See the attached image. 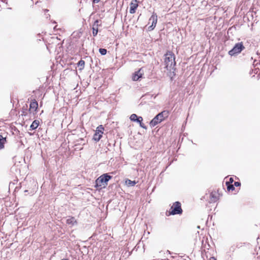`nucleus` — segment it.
<instances>
[{
  "label": "nucleus",
  "instance_id": "nucleus-5",
  "mask_svg": "<svg viewBox=\"0 0 260 260\" xmlns=\"http://www.w3.org/2000/svg\"><path fill=\"white\" fill-rule=\"evenodd\" d=\"M244 49V47L242 43H237L234 48L229 52V54L233 56L236 54L239 53L242 50Z\"/></svg>",
  "mask_w": 260,
  "mask_h": 260
},
{
  "label": "nucleus",
  "instance_id": "nucleus-24",
  "mask_svg": "<svg viewBox=\"0 0 260 260\" xmlns=\"http://www.w3.org/2000/svg\"><path fill=\"white\" fill-rule=\"evenodd\" d=\"M230 182H231V183H232V182H233V178H231L230 179Z\"/></svg>",
  "mask_w": 260,
  "mask_h": 260
},
{
  "label": "nucleus",
  "instance_id": "nucleus-18",
  "mask_svg": "<svg viewBox=\"0 0 260 260\" xmlns=\"http://www.w3.org/2000/svg\"><path fill=\"white\" fill-rule=\"evenodd\" d=\"M137 115L135 114H133L130 116V119L133 121H136L137 120Z\"/></svg>",
  "mask_w": 260,
  "mask_h": 260
},
{
  "label": "nucleus",
  "instance_id": "nucleus-1",
  "mask_svg": "<svg viewBox=\"0 0 260 260\" xmlns=\"http://www.w3.org/2000/svg\"><path fill=\"white\" fill-rule=\"evenodd\" d=\"M175 55L171 51H168L165 54V68L170 72L174 73L175 71L176 62L175 61Z\"/></svg>",
  "mask_w": 260,
  "mask_h": 260
},
{
  "label": "nucleus",
  "instance_id": "nucleus-14",
  "mask_svg": "<svg viewBox=\"0 0 260 260\" xmlns=\"http://www.w3.org/2000/svg\"><path fill=\"white\" fill-rule=\"evenodd\" d=\"M125 184L128 187L133 186L136 184V182L135 181H132L129 179H126L125 181Z\"/></svg>",
  "mask_w": 260,
  "mask_h": 260
},
{
  "label": "nucleus",
  "instance_id": "nucleus-21",
  "mask_svg": "<svg viewBox=\"0 0 260 260\" xmlns=\"http://www.w3.org/2000/svg\"><path fill=\"white\" fill-rule=\"evenodd\" d=\"M235 189L234 186L233 185H229L228 186V189L229 190H233Z\"/></svg>",
  "mask_w": 260,
  "mask_h": 260
},
{
  "label": "nucleus",
  "instance_id": "nucleus-12",
  "mask_svg": "<svg viewBox=\"0 0 260 260\" xmlns=\"http://www.w3.org/2000/svg\"><path fill=\"white\" fill-rule=\"evenodd\" d=\"M38 103L36 101L31 102L29 105V111L31 110H34L36 111L38 108Z\"/></svg>",
  "mask_w": 260,
  "mask_h": 260
},
{
  "label": "nucleus",
  "instance_id": "nucleus-3",
  "mask_svg": "<svg viewBox=\"0 0 260 260\" xmlns=\"http://www.w3.org/2000/svg\"><path fill=\"white\" fill-rule=\"evenodd\" d=\"M112 177L108 174H104L100 176L95 181L96 186L101 187H105L107 185L108 181Z\"/></svg>",
  "mask_w": 260,
  "mask_h": 260
},
{
  "label": "nucleus",
  "instance_id": "nucleus-16",
  "mask_svg": "<svg viewBox=\"0 0 260 260\" xmlns=\"http://www.w3.org/2000/svg\"><path fill=\"white\" fill-rule=\"evenodd\" d=\"M143 120V118L142 117H137V120L136 122L140 123V126L143 128H146V127L144 125V124L142 122Z\"/></svg>",
  "mask_w": 260,
  "mask_h": 260
},
{
  "label": "nucleus",
  "instance_id": "nucleus-20",
  "mask_svg": "<svg viewBox=\"0 0 260 260\" xmlns=\"http://www.w3.org/2000/svg\"><path fill=\"white\" fill-rule=\"evenodd\" d=\"M99 52L102 55H105L107 53V50L105 49L101 48L99 49Z\"/></svg>",
  "mask_w": 260,
  "mask_h": 260
},
{
  "label": "nucleus",
  "instance_id": "nucleus-4",
  "mask_svg": "<svg viewBox=\"0 0 260 260\" xmlns=\"http://www.w3.org/2000/svg\"><path fill=\"white\" fill-rule=\"evenodd\" d=\"M170 214L172 215L181 214L182 210L181 207V204L179 202H176L171 208Z\"/></svg>",
  "mask_w": 260,
  "mask_h": 260
},
{
  "label": "nucleus",
  "instance_id": "nucleus-25",
  "mask_svg": "<svg viewBox=\"0 0 260 260\" xmlns=\"http://www.w3.org/2000/svg\"><path fill=\"white\" fill-rule=\"evenodd\" d=\"M209 260H216L215 258L214 257H211L210 258Z\"/></svg>",
  "mask_w": 260,
  "mask_h": 260
},
{
  "label": "nucleus",
  "instance_id": "nucleus-7",
  "mask_svg": "<svg viewBox=\"0 0 260 260\" xmlns=\"http://www.w3.org/2000/svg\"><path fill=\"white\" fill-rule=\"evenodd\" d=\"M157 16L156 14L153 13L149 20V23L151 22V25L148 27L149 30H153L157 23Z\"/></svg>",
  "mask_w": 260,
  "mask_h": 260
},
{
  "label": "nucleus",
  "instance_id": "nucleus-26",
  "mask_svg": "<svg viewBox=\"0 0 260 260\" xmlns=\"http://www.w3.org/2000/svg\"><path fill=\"white\" fill-rule=\"evenodd\" d=\"M142 249H143V250H144V245L142 246Z\"/></svg>",
  "mask_w": 260,
  "mask_h": 260
},
{
  "label": "nucleus",
  "instance_id": "nucleus-8",
  "mask_svg": "<svg viewBox=\"0 0 260 260\" xmlns=\"http://www.w3.org/2000/svg\"><path fill=\"white\" fill-rule=\"evenodd\" d=\"M143 72L142 69H140L138 71L136 72L132 76V79L134 81H138L140 78L142 77Z\"/></svg>",
  "mask_w": 260,
  "mask_h": 260
},
{
  "label": "nucleus",
  "instance_id": "nucleus-15",
  "mask_svg": "<svg viewBox=\"0 0 260 260\" xmlns=\"http://www.w3.org/2000/svg\"><path fill=\"white\" fill-rule=\"evenodd\" d=\"M6 141V138L0 135V149L4 148V144L5 143Z\"/></svg>",
  "mask_w": 260,
  "mask_h": 260
},
{
  "label": "nucleus",
  "instance_id": "nucleus-10",
  "mask_svg": "<svg viewBox=\"0 0 260 260\" xmlns=\"http://www.w3.org/2000/svg\"><path fill=\"white\" fill-rule=\"evenodd\" d=\"M99 21L96 20L94 21L92 27V34L93 36H96L98 32V25Z\"/></svg>",
  "mask_w": 260,
  "mask_h": 260
},
{
  "label": "nucleus",
  "instance_id": "nucleus-22",
  "mask_svg": "<svg viewBox=\"0 0 260 260\" xmlns=\"http://www.w3.org/2000/svg\"><path fill=\"white\" fill-rule=\"evenodd\" d=\"M240 183L239 182H235L234 185L236 186H239L240 185Z\"/></svg>",
  "mask_w": 260,
  "mask_h": 260
},
{
  "label": "nucleus",
  "instance_id": "nucleus-23",
  "mask_svg": "<svg viewBox=\"0 0 260 260\" xmlns=\"http://www.w3.org/2000/svg\"><path fill=\"white\" fill-rule=\"evenodd\" d=\"M100 0H93V3H98Z\"/></svg>",
  "mask_w": 260,
  "mask_h": 260
},
{
  "label": "nucleus",
  "instance_id": "nucleus-9",
  "mask_svg": "<svg viewBox=\"0 0 260 260\" xmlns=\"http://www.w3.org/2000/svg\"><path fill=\"white\" fill-rule=\"evenodd\" d=\"M138 6V2L137 0L132 1L130 4L129 13L134 14L136 12V10Z\"/></svg>",
  "mask_w": 260,
  "mask_h": 260
},
{
  "label": "nucleus",
  "instance_id": "nucleus-13",
  "mask_svg": "<svg viewBox=\"0 0 260 260\" xmlns=\"http://www.w3.org/2000/svg\"><path fill=\"white\" fill-rule=\"evenodd\" d=\"M39 124V121L37 120H34L32 124L30 125V128L31 130L36 129Z\"/></svg>",
  "mask_w": 260,
  "mask_h": 260
},
{
  "label": "nucleus",
  "instance_id": "nucleus-19",
  "mask_svg": "<svg viewBox=\"0 0 260 260\" xmlns=\"http://www.w3.org/2000/svg\"><path fill=\"white\" fill-rule=\"evenodd\" d=\"M78 66H80L81 67V69H83L84 67V64H85V62L84 60H80L78 63Z\"/></svg>",
  "mask_w": 260,
  "mask_h": 260
},
{
  "label": "nucleus",
  "instance_id": "nucleus-27",
  "mask_svg": "<svg viewBox=\"0 0 260 260\" xmlns=\"http://www.w3.org/2000/svg\"><path fill=\"white\" fill-rule=\"evenodd\" d=\"M61 260H69V259L64 258V259H61Z\"/></svg>",
  "mask_w": 260,
  "mask_h": 260
},
{
  "label": "nucleus",
  "instance_id": "nucleus-2",
  "mask_svg": "<svg viewBox=\"0 0 260 260\" xmlns=\"http://www.w3.org/2000/svg\"><path fill=\"white\" fill-rule=\"evenodd\" d=\"M168 116V112L164 111L158 114L154 118L150 121V125L151 127H154L158 123L161 122L166 118Z\"/></svg>",
  "mask_w": 260,
  "mask_h": 260
},
{
  "label": "nucleus",
  "instance_id": "nucleus-17",
  "mask_svg": "<svg viewBox=\"0 0 260 260\" xmlns=\"http://www.w3.org/2000/svg\"><path fill=\"white\" fill-rule=\"evenodd\" d=\"M210 202H215L217 200V197L215 193L212 192L210 195Z\"/></svg>",
  "mask_w": 260,
  "mask_h": 260
},
{
  "label": "nucleus",
  "instance_id": "nucleus-6",
  "mask_svg": "<svg viewBox=\"0 0 260 260\" xmlns=\"http://www.w3.org/2000/svg\"><path fill=\"white\" fill-rule=\"evenodd\" d=\"M103 130L104 127L102 125L97 127L93 138L95 141H99L101 139L102 137V134H103Z\"/></svg>",
  "mask_w": 260,
  "mask_h": 260
},
{
  "label": "nucleus",
  "instance_id": "nucleus-11",
  "mask_svg": "<svg viewBox=\"0 0 260 260\" xmlns=\"http://www.w3.org/2000/svg\"><path fill=\"white\" fill-rule=\"evenodd\" d=\"M66 222L69 225H74V224H76L77 221L74 217H71L67 219Z\"/></svg>",
  "mask_w": 260,
  "mask_h": 260
}]
</instances>
